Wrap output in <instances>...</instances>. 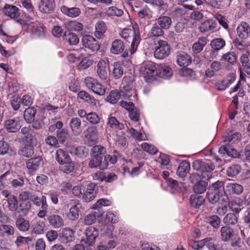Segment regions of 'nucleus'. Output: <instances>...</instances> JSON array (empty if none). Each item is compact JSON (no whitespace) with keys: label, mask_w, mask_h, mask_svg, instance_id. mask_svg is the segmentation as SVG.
<instances>
[{"label":"nucleus","mask_w":250,"mask_h":250,"mask_svg":"<svg viewBox=\"0 0 250 250\" xmlns=\"http://www.w3.org/2000/svg\"><path fill=\"white\" fill-rule=\"evenodd\" d=\"M190 170V164L187 161H183L177 170V174L181 177H184Z\"/></svg>","instance_id":"nucleus-33"},{"label":"nucleus","mask_w":250,"mask_h":250,"mask_svg":"<svg viewBox=\"0 0 250 250\" xmlns=\"http://www.w3.org/2000/svg\"><path fill=\"white\" fill-rule=\"evenodd\" d=\"M88 166L90 168L99 167L100 169L104 170L107 167L108 164L105 162H104L102 157L94 156V158L90 160Z\"/></svg>","instance_id":"nucleus-12"},{"label":"nucleus","mask_w":250,"mask_h":250,"mask_svg":"<svg viewBox=\"0 0 250 250\" xmlns=\"http://www.w3.org/2000/svg\"><path fill=\"white\" fill-rule=\"evenodd\" d=\"M41 161V159L40 157H35L27 160L26 165L29 173H31L36 171L40 165Z\"/></svg>","instance_id":"nucleus-19"},{"label":"nucleus","mask_w":250,"mask_h":250,"mask_svg":"<svg viewBox=\"0 0 250 250\" xmlns=\"http://www.w3.org/2000/svg\"><path fill=\"white\" fill-rule=\"evenodd\" d=\"M220 232L221 240L225 242L230 240L234 233L233 229L228 226L222 227L221 228Z\"/></svg>","instance_id":"nucleus-18"},{"label":"nucleus","mask_w":250,"mask_h":250,"mask_svg":"<svg viewBox=\"0 0 250 250\" xmlns=\"http://www.w3.org/2000/svg\"><path fill=\"white\" fill-rule=\"evenodd\" d=\"M4 14L11 18H17L20 15L18 7L14 5H6L3 10Z\"/></svg>","instance_id":"nucleus-24"},{"label":"nucleus","mask_w":250,"mask_h":250,"mask_svg":"<svg viewBox=\"0 0 250 250\" xmlns=\"http://www.w3.org/2000/svg\"><path fill=\"white\" fill-rule=\"evenodd\" d=\"M21 132L23 136L24 141L29 144H33L35 141L36 138L30 133V129L27 127H23L21 129Z\"/></svg>","instance_id":"nucleus-36"},{"label":"nucleus","mask_w":250,"mask_h":250,"mask_svg":"<svg viewBox=\"0 0 250 250\" xmlns=\"http://www.w3.org/2000/svg\"><path fill=\"white\" fill-rule=\"evenodd\" d=\"M176 62L180 66H186L191 63L190 56L185 52H181L177 54Z\"/></svg>","instance_id":"nucleus-26"},{"label":"nucleus","mask_w":250,"mask_h":250,"mask_svg":"<svg viewBox=\"0 0 250 250\" xmlns=\"http://www.w3.org/2000/svg\"><path fill=\"white\" fill-rule=\"evenodd\" d=\"M84 133L85 138L89 142L94 143L97 139V129L95 126L88 127Z\"/></svg>","instance_id":"nucleus-30"},{"label":"nucleus","mask_w":250,"mask_h":250,"mask_svg":"<svg viewBox=\"0 0 250 250\" xmlns=\"http://www.w3.org/2000/svg\"><path fill=\"white\" fill-rule=\"evenodd\" d=\"M56 159L60 165L71 159L69 155L63 150L59 149L56 152Z\"/></svg>","instance_id":"nucleus-37"},{"label":"nucleus","mask_w":250,"mask_h":250,"mask_svg":"<svg viewBox=\"0 0 250 250\" xmlns=\"http://www.w3.org/2000/svg\"><path fill=\"white\" fill-rule=\"evenodd\" d=\"M106 153V148L101 145L94 146L90 150V155L95 157L99 156L100 155L104 154Z\"/></svg>","instance_id":"nucleus-51"},{"label":"nucleus","mask_w":250,"mask_h":250,"mask_svg":"<svg viewBox=\"0 0 250 250\" xmlns=\"http://www.w3.org/2000/svg\"><path fill=\"white\" fill-rule=\"evenodd\" d=\"M156 65L151 62H146L143 63L140 68V72L144 77L146 82H151L155 79L158 74Z\"/></svg>","instance_id":"nucleus-4"},{"label":"nucleus","mask_w":250,"mask_h":250,"mask_svg":"<svg viewBox=\"0 0 250 250\" xmlns=\"http://www.w3.org/2000/svg\"><path fill=\"white\" fill-rule=\"evenodd\" d=\"M217 23L212 20H207L202 22L199 29L200 32L205 33L214 30L216 27Z\"/></svg>","instance_id":"nucleus-20"},{"label":"nucleus","mask_w":250,"mask_h":250,"mask_svg":"<svg viewBox=\"0 0 250 250\" xmlns=\"http://www.w3.org/2000/svg\"><path fill=\"white\" fill-rule=\"evenodd\" d=\"M110 202L106 199H101L93 205V208L95 211L92 213L86 215L83 217V223L86 226H89L96 222L97 218L101 217L104 213L101 206H107L109 205Z\"/></svg>","instance_id":"nucleus-2"},{"label":"nucleus","mask_w":250,"mask_h":250,"mask_svg":"<svg viewBox=\"0 0 250 250\" xmlns=\"http://www.w3.org/2000/svg\"><path fill=\"white\" fill-rule=\"evenodd\" d=\"M241 170V167L238 164H234L229 167L227 169L229 176L234 177L237 175Z\"/></svg>","instance_id":"nucleus-50"},{"label":"nucleus","mask_w":250,"mask_h":250,"mask_svg":"<svg viewBox=\"0 0 250 250\" xmlns=\"http://www.w3.org/2000/svg\"><path fill=\"white\" fill-rule=\"evenodd\" d=\"M229 203L227 197H223L221 199V201L218 203L217 209V213L220 215H224L227 211Z\"/></svg>","instance_id":"nucleus-42"},{"label":"nucleus","mask_w":250,"mask_h":250,"mask_svg":"<svg viewBox=\"0 0 250 250\" xmlns=\"http://www.w3.org/2000/svg\"><path fill=\"white\" fill-rule=\"evenodd\" d=\"M55 7V0H41L39 9L42 12L48 13L54 11Z\"/></svg>","instance_id":"nucleus-14"},{"label":"nucleus","mask_w":250,"mask_h":250,"mask_svg":"<svg viewBox=\"0 0 250 250\" xmlns=\"http://www.w3.org/2000/svg\"><path fill=\"white\" fill-rule=\"evenodd\" d=\"M237 221V217L233 213H228L223 219V222L228 225H234Z\"/></svg>","instance_id":"nucleus-61"},{"label":"nucleus","mask_w":250,"mask_h":250,"mask_svg":"<svg viewBox=\"0 0 250 250\" xmlns=\"http://www.w3.org/2000/svg\"><path fill=\"white\" fill-rule=\"evenodd\" d=\"M199 244H204V246H206L209 250H224V247L221 243H217V245L215 244L214 241L210 237L206 238L200 241Z\"/></svg>","instance_id":"nucleus-13"},{"label":"nucleus","mask_w":250,"mask_h":250,"mask_svg":"<svg viewBox=\"0 0 250 250\" xmlns=\"http://www.w3.org/2000/svg\"><path fill=\"white\" fill-rule=\"evenodd\" d=\"M36 111L33 107L26 108L24 112L23 117L27 123H31L34 121Z\"/></svg>","instance_id":"nucleus-44"},{"label":"nucleus","mask_w":250,"mask_h":250,"mask_svg":"<svg viewBox=\"0 0 250 250\" xmlns=\"http://www.w3.org/2000/svg\"><path fill=\"white\" fill-rule=\"evenodd\" d=\"M227 188L229 190L237 195L242 193L244 190L243 186L237 183L229 184L227 185Z\"/></svg>","instance_id":"nucleus-54"},{"label":"nucleus","mask_w":250,"mask_h":250,"mask_svg":"<svg viewBox=\"0 0 250 250\" xmlns=\"http://www.w3.org/2000/svg\"><path fill=\"white\" fill-rule=\"evenodd\" d=\"M190 201L193 207L198 208L204 203V198L202 196L193 194L191 195Z\"/></svg>","instance_id":"nucleus-48"},{"label":"nucleus","mask_w":250,"mask_h":250,"mask_svg":"<svg viewBox=\"0 0 250 250\" xmlns=\"http://www.w3.org/2000/svg\"><path fill=\"white\" fill-rule=\"evenodd\" d=\"M56 135L57 139L60 143H63L68 137V132L64 129L57 130Z\"/></svg>","instance_id":"nucleus-60"},{"label":"nucleus","mask_w":250,"mask_h":250,"mask_svg":"<svg viewBox=\"0 0 250 250\" xmlns=\"http://www.w3.org/2000/svg\"><path fill=\"white\" fill-rule=\"evenodd\" d=\"M211 48L214 49L210 53V57L213 58L216 56V51L223 48L225 45V41L221 38H216L213 39L210 43Z\"/></svg>","instance_id":"nucleus-16"},{"label":"nucleus","mask_w":250,"mask_h":250,"mask_svg":"<svg viewBox=\"0 0 250 250\" xmlns=\"http://www.w3.org/2000/svg\"><path fill=\"white\" fill-rule=\"evenodd\" d=\"M61 11L62 13L71 18H75L79 16L81 11L78 7L68 8L65 5L61 7Z\"/></svg>","instance_id":"nucleus-21"},{"label":"nucleus","mask_w":250,"mask_h":250,"mask_svg":"<svg viewBox=\"0 0 250 250\" xmlns=\"http://www.w3.org/2000/svg\"><path fill=\"white\" fill-rule=\"evenodd\" d=\"M132 28L134 31V37L131 44L130 52L132 54L136 50L141 40L140 33L138 24H133Z\"/></svg>","instance_id":"nucleus-11"},{"label":"nucleus","mask_w":250,"mask_h":250,"mask_svg":"<svg viewBox=\"0 0 250 250\" xmlns=\"http://www.w3.org/2000/svg\"><path fill=\"white\" fill-rule=\"evenodd\" d=\"M229 206L230 209L235 212L238 213L244 208L243 207V202L239 198H236L229 203Z\"/></svg>","instance_id":"nucleus-29"},{"label":"nucleus","mask_w":250,"mask_h":250,"mask_svg":"<svg viewBox=\"0 0 250 250\" xmlns=\"http://www.w3.org/2000/svg\"><path fill=\"white\" fill-rule=\"evenodd\" d=\"M156 21L158 25L166 30L169 29L172 23L171 18L167 16H161Z\"/></svg>","instance_id":"nucleus-27"},{"label":"nucleus","mask_w":250,"mask_h":250,"mask_svg":"<svg viewBox=\"0 0 250 250\" xmlns=\"http://www.w3.org/2000/svg\"><path fill=\"white\" fill-rule=\"evenodd\" d=\"M141 148L147 153L154 155L156 154L158 150L154 146L149 145L146 143H144L141 145Z\"/></svg>","instance_id":"nucleus-62"},{"label":"nucleus","mask_w":250,"mask_h":250,"mask_svg":"<svg viewBox=\"0 0 250 250\" xmlns=\"http://www.w3.org/2000/svg\"><path fill=\"white\" fill-rule=\"evenodd\" d=\"M158 75L159 77L164 79H168L172 75V69L168 66L160 65L158 67Z\"/></svg>","instance_id":"nucleus-22"},{"label":"nucleus","mask_w":250,"mask_h":250,"mask_svg":"<svg viewBox=\"0 0 250 250\" xmlns=\"http://www.w3.org/2000/svg\"><path fill=\"white\" fill-rule=\"evenodd\" d=\"M207 221L214 228H218L221 223L220 218L217 215H212L209 217Z\"/></svg>","instance_id":"nucleus-63"},{"label":"nucleus","mask_w":250,"mask_h":250,"mask_svg":"<svg viewBox=\"0 0 250 250\" xmlns=\"http://www.w3.org/2000/svg\"><path fill=\"white\" fill-rule=\"evenodd\" d=\"M65 39L70 44V45H76L78 43L79 40L77 36L73 33H68L66 34V33L64 34Z\"/></svg>","instance_id":"nucleus-59"},{"label":"nucleus","mask_w":250,"mask_h":250,"mask_svg":"<svg viewBox=\"0 0 250 250\" xmlns=\"http://www.w3.org/2000/svg\"><path fill=\"white\" fill-rule=\"evenodd\" d=\"M159 25L155 24L152 27L150 31L151 36L153 37H160L164 35V32L163 29Z\"/></svg>","instance_id":"nucleus-64"},{"label":"nucleus","mask_w":250,"mask_h":250,"mask_svg":"<svg viewBox=\"0 0 250 250\" xmlns=\"http://www.w3.org/2000/svg\"><path fill=\"white\" fill-rule=\"evenodd\" d=\"M121 95L117 90L111 91L106 97V101L112 104H116L119 100Z\"/></svg>","instance_id":"nucleus-46"},{"label":"nucleus","mask_w":250,"mask_h":250,"mask_svg":"<svg viewBox=\"0 0 250 250\" xmlns=\"http://www.w3.org/2000/svg\"><path fill=\"white\" fill-rule=\"evenodd\" d=\"M125 49V44L122 41L119 39L114 40L111 44L110 51L114 54H119L122 53Z\"/></svg>","instance_id":"nucleus-23"},{"label":"nucleus","mask_w":250,"mask_h":250,"mask_svg":"<svg viewBox=\"0 0 250 250\" xmlns=\"http://www.w3.org/2000/svg\"><path fill=\"white\" fill-rule=\"evenodd\" d=\"M84 83L86 86L92 90L95 93L102 96L105 94V88L97 81L93 78L87 77L84 79Z\"/></svg>","instance_id":"nucleus-6"},{"label":"nucleus","mask_w":250,"mask_h":250,"mask_svg":"<svg viewBox=\"0 0 250 250\" xmlns=\"http://www.w3.org/2000/svg\"><path fill=\"white\" fill-rule=\"evenodd\" d=\"M95 35L98 39H101L106 30V26L104 22L99 21L95 24Z\"/></svg>","instance_id":"nucleus-34"},{"label":"nucleus","mask_w":250,"mask_h":250,"mask_svg":"<svg viewBox=\"0 0 250 250\" xmlns=\"http://www.w3.org/2000/svg\"><path fill=\"white\" fill-rule=\"evenodd\" d=\"M39 211L38 213V216L40 218H44L47 213L48 206L47 204L46 197L42 196V202L41 204Z\"/></svg>","instance_id":"nucleus-43"},{"label":"nucleus","mask_w":250,"mask_h":250,"mask_svg":"<svg viewBox=\"0 0 250 250\" xmlns=\"http://www.w3.org/2000/svg\"><path fill=\"white\" fill-rule=\"evenodd\" d=\"M78 97L91 105H96V103L95 99L91 96L87 92L82 90L78 93Z\"/></svg>","instance_id":"nucleus-40"},{"label":"nucleus","mask_w":250,"mask_h":250,"mask_svg":"<svg viewBox=\"0 0 250 250\" xmlns=\"http://www.w3.org/2000/svg\"><path fill=\"white\" fill-rule=\"evenodd\" d=\"M73 232L70 229H64L62 232V241L67 243L72 241Z\"/></svg>","instance_id":"nucleus-57"},{"label":"nucleus","mask_w":250,"mask_h":250,"mask_svg":"<svg viewBox=\"0 0 250 250\" xmlns=\"http://www.w3.org/2000/svg\"><path fill=\"white\" fill-rule=\"evenodd\" d=\"M170 48L166 41L160 40L158 41V46L154 52V56L157 59H163L168 56Z\"/></svg>","instance_id":"nucleus-5"},{"label":"nucleus","mask_w":250,"mask_h":250,"mask_svg":"<svg viewBox=\"0 0 250 250\" xmlns=\"http://www.w3.org/2000/svg\"><path fill=\"white\" fill-rule=\"evenodd\" d=\"M106 14L108 16L120 17L124 14V11L115 6H111L106 11Z\"/></svg>","instance_id":"nucleus-55"},{"label":"nucleus","mask_w":250,"mask_h":250,"mask_svg":"<svg viewBox=\"0 0 250 250\" xmlns=\"http://www.w3.org/2000/svg\"><path fill=\"white\" fill-rule=\"evenodd\" d=\"M222 59L232 64H235L237 62V56L235 53L233 52H228L224 54Z\"/></svg>","instance_id":"nucleus-56"},{"label":"nucleus","mask_w":250,"mask_h":250,"mask_svg":"<svg viewBox=\"0 0 250 250\" xmlns=\"http://www.w3.org/2000/svg\"><path fill=\"white\" fill-rule=\"evenodd\" d=\"M107 125L114 129L122 130L124 128V125L120 123L114 117H110L108 118Z\"/></svg>","instance_id":"nucleus-47"},{"label":"nucleus","mask_w":250,"mask_h":250,"mask_svg":"<svg viewBox=\"0 0 250 250\" xmlns=\"http://www.w3.org/2000/svg\"><path fill=\"white\" fill-rule=\"evenodd\" d=\"M236 31L237 38L233 41V44L238 49H244L246 47L245 40L250 37V26L246 22H242Z\"/></svg>","instance_id":"nucleus-3"},{"label":"nucleus","mask_w":250,"mask_h":250,"mask_svg":"<svg viewBox=\"0 0 250 250\" xmlns=\"http://www.w3.org/2000/svg\"><path fill=\"white\" fill-rule=\"evenodd\" d=\"M127 78H124L122 84L123 87L121 89V93L122 96L125 99H129L130 97L132 95V86L130 83H126L125 84L124 83L126 82Z\"/></svg>","instance_id":"nucleus-32"},{"label":"nucleus","mask_w":250,"mask_h":250,"mask_svg":"<svg viewBox=\"0 0 250 250\" xmlns=\"http://www.w3.org/2000/svg\"><path fill=\"white\" fill-rule=\"evenodd\" d=\"M146 3L151 4L159 7V10H166L168 7L167 3L163 0H143Z\"/></svg>","instance_id":"nucleus-52"},{"label":"nucleus","mask_w":250,"mask_h":250,"mask_svg":"<svg viewBox=\"0 0 250 250\" xmlns=\"http://www.w3.org/2000/svg\"><path fill=\"white\" fill-rule=\"evenodd\" d=\"M112 74L115 79H118L123 76V68L120 62H116L113 63Z\"/></svg>","instance_id":"nucleus-38"},{"label":"nucleus","mask_w":250,"mask_h":250,"mask_svg":"<svg viewBox=\"0 0 250 250\" xmlns=\"http://www.w3.org/2000/svg\"><path fill=\"white\" fill-rule=\"evenodd\" d=\"M2 202L3 208L5 207L9 211L15 212L18 208V201L17 197L14 195H11L9 197H8V199H3Z\"/></svg>","instance_id":"nucleus-10"},{"label":"nucleus","mask_w":250,"mask_h":250,"mask_svg":"<svg viewBox=\"0 0 250 250\" xmlns=\"http://www.w3.org/2000/svg\"><path fill=\"white\" fill-rule=\"evenodd\" d=\"M15 233V229L10 225H0V236L2 237H8Z\"/></svg>","instance_id":"nucleus-31"},{"label":"nucleus","mask_w":250,"mask_h":250,"mask_svg":"<svg viewBox=\"0 0 250 250\" xmlns=\"http://www.w3.org/2000/svg\"><path fill=\"white\" fill-rule=\"evenodd\" d=\"M21 127L20 121L15 119L6 120L4 122V127L6 130L10 133L17 132Z\"/></svg>","instance_id":"nucleus-9"},{"label":"nucleus","mask_w":250,"mask_h":250,"mask_svg":"<svg viewBox=\"0 0 250 250\" xmlns=\"http://www.w3.org/2000/svg\"><path fill=\"white\" fill-rule=\"evenodd\" d=\"M207 44V39L205 37L200 38L197 42L192 45V51L194 53H199L202 51L204 47Z\"/></svg>","instance_id":"nucleus-39"},{"label":"nucleus","mask_w":250,"mask_h":250,"mask_svg":"<svg viewBox=\"0 0 250 250\" xmlns=\"http://www.w3.org/2000/svg\"><path fill=\"white\" fill-rule=\"evenodd\" d=\"M68 29L77 32L82 31L83 29V25L80 22L76 21H72L67 24Z\"/></svg>","instance_id":"nucleus-53"},{"label":"nucleus","mask_w":250,"mask_h":250,"mask_svg":"<svg viewBox=\"0 0 250 250\" xmlns=\"http://www.w3.org/2000/svg\"><path fill=\"white\" fill-rule=\"evenodd\" d=\"M85 234L86 238L84 240V243L90 246L94 244L95 239L99 235V232L95 228L91 227L86 229Z\"/></svg>","instance_id":"nucleus-8"},{"label":"nucleus","mask_w":250,"mask_h":250,"mask_svg":"<svg viewBox=\"0 0 250 250\" xmlns=\"http://www.w3.org/2000/svg\"><path fill=\"white\" fill-rule=\"evenodd\" d=\"M192 167L197 171V173L191 176V181L193 183L195 180L200 179L195 184L194 191L196 193L202 194L207 189L208 183L206 180L211 177V173L214 169L215 166L210 162L206 163L201 160H197L193 162Z\"/></svg>","instance_id":"nucleus-1"},{"label":"nucleus","mask_w":250,"mask_h":250,"mask_svg":"<svg viewBox=\"0 0 250 250\" xmlns=\"http://www.w3.org/2000/svg\"><path fill=\"white\" fill-rule=\"evenodd\" d=\"M44 227L43 222L36 221L32 225L33 231L36 234H42L44 231Z\"/></svg>","instance_id":"nucleus-58"},{"label":"nucleus","mask_w":250,"mask_h":250,"mask_svg":"<svg viewBox=\"0 0 250 250\" xmlns=\"http://www.w3.org/2000/svg\"><path fill=\"white\" fill-rule=\"evenodd\" d=\"M224 193L219 192L217 191H211L207 194L208 201L212 204L215 203L219 201H221V199L225 196H223Z\"/></svg>","instance_id":"nucleus-35"},{"label":"nucleus","mask_w":250,"mask_h":250,"mask_svg":"<svg viewBox=\"0 0 250 250\" xmlns=\"http://www.w3.org/2000/svg\"><path fill=\"white\" fill-rule=\"evenodd\" d=\"M83 45L92 52L100 49V45L98 42L90 35H85L82 39Z\"/></svg>","instance_id":"nucleus-7"},{"label":"nucleus","mask_w":250,"mask_h":250,"mask_svg":"<svg viewBox=\"0 0 250 250\" xmlns=\"http://www.w3.org/2000/svg\"><path fill=\"white\" fill-rule=\"evenodd\" d=\"M33 146L29 144L22 148L19 152L20 155L25 157H31L34 154Z\"/></svg>","instance_id":"nucleus-49"},{"label":"nucleus","mask_w":250,"mask_h":250,"mask_svg":"<svg viewBox=\"0 0 250 250\" xmlns=\"http://www.w3.org/2000/svg\"><path fill=\"white\" fill-rule=\"evenodd\" d=\"M106 63L104 60H100L97 64V74L102 80H106L108 78V73L106 69Z\"/></svg>","instance_id":"nucleus-15"},{"label":"nucleus","mask_w":250,"mask_h":250,"mask_svg":"<svg viewBox=\"0 0 250 250\" xmlns=\"http://www.w3.org/2000/svg\"><path fill=\"white\" fill-rule=\"evenodd\" d=\"M16 225L18 229L22 231H27L30 227L29 221L22 217H20L17 219Z\"/></svg>","instance_id":"nucleus-41"},{"label":"nucleus","mask_w":250,"mask_h":250,"mask_svg":"<svg viewBox=\"0 0 250 250\" xmlns=\"http://www.w3.org/2000/svg\"><path fill=\"white\" fill-rule=\"evenodd\" d=\"M70 127L75 135H78L81 132V121L77 117H73L69 123Z\"/></svg>","instance_id":"nucleus-25"},{"label":"nucleus","mask_w":250,"mask_h":250,"mask_svg":"<svg viewBox=\"0 0 250 250\" xmlns=\"http://www.w3.org/2000/svg\"><path fill=\"white\" fill-rule=\"evenodd\" d=\"M219 153L223 155H227L233 158L238 157L239 154L237 150L231 148L229 146H221L219 150Z\"/></svg>","instance_id":"nucleus-28"},{"label":"nucleus","mask_w":250,"mask_h":250,"mask_svg":"<svg viewBox=\"0 0 250 250\" xmlns=\"http://www.w3.org/2000/svg\"><path fill=\"white\" fill-rule=\"evenodd\" d=\"M74 164L71 159L60 165V169L66 174H69L74 169Z\"/></svg>","instance_id":"nucleus-45"},{"label":"nucleus","mask_w":250,"mask_h":250,"mask_svg":"<svg viewBox=\"0 0 250 250\" xmlns=\"http://www.w3.org/2000/svg\"><path fill=\"white\" fill-rule=\"evenodd\" d=\"M49 224L54 228H60L63 226L64 221L62 218L59 215H51L47 218Z\"/></svg>","instance_id":"nucleus-17"}]
</instances>
